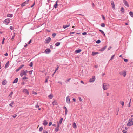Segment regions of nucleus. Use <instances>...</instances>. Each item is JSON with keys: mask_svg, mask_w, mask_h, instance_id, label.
Returning a JSON list of instances; mask_svg holds the SVG:
<instances>
[{"mask_svg": "<svg viewBox=\"0 0 133 133\" xmlns=\"http://www.w3.org/2000/svg\"><path fill=\"white\" fill-rule=\"evenodd\" d=\"M48 124V122L46 120H44L43 121L42 124L44 126L47 125Z\"/></svg>", "mask_w": 133, "mask_h": 133, "instance_id": "13", "label": "nucleus"}, {"mask_svg": "<svg viewBox=\"0 0 133 133\" xmlns=\"http://www.w3.org/2000/svg\"><path fill=\"white\" fill-rule=\"evenodd\" d=\"M57 122V127L59 128V124L58 123V121Z\"/></svg>", "mask_w": 133, "mask_h": 133, "instance_id": "50", "label": "nucleus"}, {"mask_svg": "<svg viewBox=\"0 0 133 133\" xmlns=\"http://www.w3.org/2000/svg\"><path fill=\"white\" fill-rule=\"evenodd\" d=\"M78 99H79V101H82V99L81 98V97H79L78 98Z\"/></svg>", "mask_w": 133, "mask_h": 133, "instance_id": "57", "label": "nucleus"}, {"mask_svg": "<svg viewBox=\"0 0 133 133\" xmlns=\"http://www.w3.org/2000/svg\"><path fill=\"white\" fill-rule=\"evenodd\" d=\"M56 34L54 33L52 34V36L53 37H54L56 36Z\"/></svg>", "mask_w": 133, "mask_h": 133, "instance_id": "46", "label": "nucleus"}, {"mask_svg": "<svg viewBox=\"0 0 133 133\" xmlns=\"http://www.w3.org/2000/svg\"><path fill=\"white\" fill-rule=\"evenodd\" d=\"M24 65H21L19 67L18 69L16 70V71L18 72L19 70L23 67L24 66Z\"/></svg>", "mask_w": 133, "mask_h": 133, "instance_id": "11", "label": "nucleus"}, {"mask_svg": "<svg viewBox=\"0 0 133 133\" xmlns=\"http://www.w3.org/2000/svg\"><path fill=\"white\" fill-rule=\"evenodd\" d=\"M23 92L24 94L26 95H28L29 94V92L27 89H24L23 91Z\"/></svg>", "mask_w": 133, "mask_h": 133, "instance_id": "8", "label": "nucleus"}, {"mask_svg": "<svg viewBox=\"0 0 133 133\" xmlns=\"http://www.w3.org/2000/svg\"><path fill=\"white\" fill-rule=\"evenodd\" d=\"M59 130V128H55V131L56 132H57Z\"/></svg>", "mask_w": 133, "mask_h": 133, "instance_id": "34", "label": "nucleus"}, {"mask_svg": "<svg viewBox=\"0 0 133 133\" xmlns=\"http://www.w3.org/2000/svg\"><path fill=\"white\" fill-rule=\"evenodd\" d=\"M29 66H32L33 65V63L32 62H31L30 63L29 65Z\"/></svg>", "mask_w": 133, "mask_h": 133, "instance_id": "35", "label": "nucleus"}, {"mask_svg": "<svg viewBox=\"0 0 133 133\" xmlns=\"http://www.w3.org/2000/svg\"><path fill=\"white\" fill-rule=\"evenodd\" d=\"M120 103L121 104L122 107L124 105V103L123 101H120Z\"/></svg>", "mask_w": 133, "mask_h": 133, "instance_id": "29", "label": "nucleus"}, {"mask_svg": "<svg viewBox=\"0 0 133 133\" xmlns=\"http://www.w3.org/2000/svg\"><path fill=\"white\" fill-rule=\"evenodd\" d=\"M101 16H102V18H103V19L104 20L105 19V17H104V15H101Z\"/></svg>", "mask_w": 133, "mask_h": 133, "instance_id": "52", "label": "nucleus"}, {"mask_svg": "<svg viewBox=\"0 0 133 133\" xmlns=\"http://www.w3.org/2000/svg\"><path fill=\"white\" fill-rule=\"evenodd\" d=\"M109 85L107 83H103V88L105 90L107 89L109 87Z\"/></svg>", "mask_w": 133, "mask_h": 133, "instance_id": "1", "label": "nucleus"}, {"mask_svg": "<svg viewBox=\"0 0 133 133\" xmlns=\"http://www.w3.org/2000/svg\"><path fill=\"white\" fill-rule=\"evenodd\" d=\"M29 1V0H27L26 1H25L23 3L21 4V6H24L26 4L28 3V2Z\"/></svg>", "mask_w": 133, "mask_h": 133, "instance_id": "10", "label": "nucleus"}, {"mask_svg": "<svg viewBox=\"0 0 133 133\" xmlns=\"http://www.w3.org/2000/svg\"><path fill=\"white\" fill-rule=\"evenodd\" d=\"M7 16L8 17H12L13 16V15L11 14H8Z\"/></svg>", "mask_w": 133, "mask_h": 133, "instance_id": "25", "label": "nucleus"}, {"mask_svg": "<svg viewBox=\"0 0 133 133\" xmlns=\"http://www.w3.org/2000/svg\"><path fill=\"white\" fill-rule=\"evenodd\" d=\"M48 131H43V133H48Z\"/></svg>", "mask_w": 133, "mask_h": 133, "instance_id": "43", "label": "nucleus"}, {"mask_svg": "<svg viewBox=\"0 0 133 133\" xmlns=\"http://www.w3.org/2000/svg\"><path fill=\"white\" fill-rule=\"evenodd\" d=\"M101 26L102 27H105V25L104 23H102L101 24Z\"/></svg>", "mask_w": 133, "mask_h": 133, "instance_id": "40", "label": "nucleus"}, {"mask_svg": "<svg viewBox=\"0 0 133 133\" xmlns=\"http://www.w3.org/2000/svg\"><path fill=\"white\" fill-rule=\"evenodd\" d=\"M58 68H59V66H58V67H57V68L56 69L55 71L54 72V73H55L56 72V71L58 70Z\"/></svg>", "mask_w": 133, "mask_h": 133, "instance_id": "48", "label": "nucleus"}, {"mask_svg": "<svg viewBox=\"0 0 133 133\" xmlns=\"http://www.w3.org/2000/svg\"><path fill=\"white\" fill-rule=\"evenodd\" d=\"M23 73H22V72H21V73L20 74V76H21V77H22L23 76Z\"/></svg>", "mask_w": 133, "mask_h": 133, "instance_id": "63", "label": "nucleus"}, {"mask_svg": "<svg viewBox=\"0 0 133 133\" xmlns=\"http://www.w3.org/2000/svg\"><path fill=\"white\" fill-rule=\"evenodd\" d=\"M39 107V106L38 105H36L35 106V108H38Z\"/></svg>", "mask_w": 133, "mask_h": 133, "instance_id": "58", "label": "nucleus"}, {"mask_svg": "<svg viewBox=\"0 0 133 133\" xmlns=\"http://www.w3.org/2000/svg\"><path fill=\"white\" fill-rule=\"evenodd\" d=\"M96 43L97 44H99L101 42V41L99 39L97 40L96 41Z\"/></svg>", "mask_w": 133, "mask_h": 133, "instance_id": "33", "label": "nucleus"}, {"mask_svg": "<svg viewBox=\"0 0 133 133\" xmlns=\"http://www.w3.org/2000/svg\"><path fill=\"white\" fill-rule=\"evenodd\" d=\"M98 52H92V56H94L95 55L98 54Z\"/></svg>", "mask_w": 133, "mask_h": 133, "instance_id": "20", "label": "nucleus"}, {"mask_svg": "<svg viewBox=\"0 0 133 133\" xmlns=\"http://www.w3.org/2000/svg\"><path fill=\"white\" fill-rule=\"evenodd\" d=\"M129 14L131 17H133V13L132 12L130 11L129 13Z\"/></svg>", "mask_w": 133, "mask_h": 133, "instance_id": "31", "label": "nucleus"}, {"mask_svg": "<svg viewBox=\"0 0 133 133\" xmlns=\"http://www.w3.org/2000/svg\"><path fill=\"white\" fill-rule=\"evenodd\" d=\"M71 78H69V79L67 80L65 82L66 83H67L69 81L71 80Z\"/></svg>", "mask_w": 133, "mask_h": 133, "instance_id": "51", "label": "nucleus"}, {"mask_svg": "<svg viewBox=\"0 0 133 133\" xmlns=\"http://www.w3.org/2000/svg\"><path fill=\"white\" fill-rule=\"evenodd\" d=\"M65 115H67V112H68L67 109H66V110H65Z\"/></svg>", "mask_w": 133, "mask_h": 133, "instance_id": "47", "label": "nucleus"}, {"mask_svg": "<svg viewBox=\"0 0 133 133\" xmlns=\"http://www.w3.org/2000/svg\"><path fill=\"white\" fill-rule=\"evenodd\" d=\"M73 100L74 101V102H75L76 101V99L75 98H73Z\"/></svg>", "mask_w": 133, "mask_h": 133, "instance_id": "60", "label": "nucleus"}, {"mask_svg": "<svg viewBox=\"0 0 133 133\" xmlns=\"http://www.w3.org/2000/svg\"><path fill=\"white\" fill-rule=\"evenodd\" d=\"M60 43L59 42H57L55 43V45L56 46H58L60 45Z\"/></svg>", "mask_w": 133, "mask_h": 133, "instance_id": "27", "label": "nucleus"}, {"mask_svg": "<svg viewBox=\"0 0 133 133\" xmlns=\"http://www.w3.org/2000/svg\"><path fill=\"white\" fill-rule=\"evenodd\" d=\"M123 2L124 5L127 7H129V5L128 4L127 2L126 1V0H123Z\"/></svg>", "mask_w": 133, "mask_h": 133, "instance_id": "9", "label": "nucleus"}, {"mask_svg": "<svg viewBox=\"0 0 133 133\" xmlns=\"http://www.w3.org/2000/svg\"><path fill=\"white\" fill-rule=\"evenodd\" d=\"M18 80V78H16L14 81L13 82V83H16L17 82Z\"/></svg>", "mask_w": 133, "mask_h": 133, "instance_id": "17", "label": "nucleus"}, {"mask_svg": "<svg viewBox=\"0 0 133 133\" xmlns=\"http://www.w3.org/2000/svg\"><path fill=\"white\" fill-rule=\"evenodd\" d=\"M115 55H113L111 57V59H110V60H112V59H114V57L115 56Z\"/></svg>", "mask_w": 133, "mask_h": 133, "instance_id": "41", "label": "nucleus"}, {"mask_svg": "<svg viewBox=\"0 0 133 133\" xmlns=\"http://www.w3.org/2000/svg\"><path fill=\"white\" fill-rule=\"evenodd\" d=\"M14 104V102H12L11 103H10L9 105L10 106H11L12 107H13L12 106V105Z\"/></svg>", "mask_w": 133, "mask_h": 133, "instance_id": "39", "label": "nucleus"}, {"mask_svg": "<svg viewBox=\"0 0 133 133\" xmlns=\"http://www.w3.org/2000/svg\"><path fill=\"white\" fill-rule=\"evenodd\" d=\"M53 95L51 94L50 95L48 96V97L50 99H52L53 98Z\"/></svg>", "mask_w": 133, "mask_h": 133, "instance_id": "21", "label": "nucleus"}, {"mask_svg": "<svg viewBox=\"0 0 133 133\" xmlns=\"http://www.w3.org/2000/svg\"><path fill=\"white\" fill-rule=\"evenodd\" d=\"M52 104L53 105H57V103L56 101H54L52 102Z\"/></svg>", "mask_w": 133, "mask_h": 133, "instance_id": "22", "label": "nucleus"}, {"mask_svg": "<svg viewBox=\"0 0 133 133\" xmlns=\"http://www.w3.org/2000/svg\"><path fill=\"white\" fill-rule=\"evenodd\" d=\"M73 128L74 129H76L77 128V126H76V123L75 122H74L73 123Z\"/></svg>", "mask_w": 133, "mask_h": 133, "instance_id": "24", "label": "nucleus"}, {"mask_svg": "<svg viewBox=\"0 0 133 133\" xmlns=\"http://www.w3.org/2000/svg\"><path fill=\"white\" fill-rule=\"evenodd\" d=\"M66 102L68 104H70V100L69 96H67L66 98Z\"/></svg>", "mask_w": 133, "mask_h": 133, "instance_id": "7", "label": "nucleus"}, {"mask_svg": "<svg viewBox=\"0 0 133 133\" xmlns=\"http://www.w3.org/2000/svg\"><path fill=\"white\" fill-rule=\"evenodd\" d=\"M117 111L116 112V115H118V111L119 110V109L118 108H117Z\"/></svg>", "mask_w": 133, "mask_h": 133, "instance_id": "37", "label": "nucleus"}, {"mask_svg": "<svg viewBox=\"0 0 133 133\" xmlns=\"http://www.w3.org/2000/svg\"><path fill=\"white\" fill-rule=\"evenodd\" d=\"M13 94V92L12 91L11 92L10 94L9 95V97H11L12 96V94Z\"/></svg>", "mask_w": 133, "mask_h": 133, "instance_id": "36", "label": "nucleus"}, {"mask_svg": "<svg viewBox=\"0 0 133 133\" xmlns=\"http://www.w3.org/2000/svg\"><path fill=\"white\" fill-rule=\"evenodd\" d=\"M15 36V35H14L13 36H12V38H11V39L12 40H13L14 39V37Z\"/></svg>", "mask_w": 133, "mask_h": 133, "instance_id": "56", "label": "nucleus"}, {"mask_svg": "<svg viewBox=\"0 0 133 133\" xmlns=\"http://www.w3.org/2000/svg\"><path fill=\"white\" fill-rule=\"evenodd\" d=\"M119 74L125 77L126 75V71L125 70H122L119 72Z\"/></svg>", "mask_w": 133, "mask_h": 133, "instance_id": "3", "label": "nucleus"}, {"mask_svg": "<svg viewBox=\"0 0 133 133\" xmlns=\"http://www.w3.org/2000/svg\"><path fill=\"white\" fill-rule=\"evenodd\" d=\"M21 72L23 73V75H26V72H25L24 70H23L21 71Z\"/></svg>", "mask_w": 133, "mask_h": 133, "instance_id": "19", "label": "nucleus"}, {"mask_svg": "<svg viewBox=\"0 0 133 133\" xmlns=\"http://www.w3.org/2000/svg\"><path fill=\"white\" fill-rule=\"evenodd\" d=\"M9 66V61H8L6 64L5 67V68H6Z\"/></svg>", "mask_w": 133, "mask_h": 133, "instance_id": "16", "label": "nucleus"}, {"mask_svg": "<svg viewBox=\"0 0 133 133\" xmlns=\"http://www.w3.org/2000/svg\"><path fill=\"white\" fill-rule=\"evenodd\" d=\"M122 132L123 133H126L127 131V130H124Z\"/></svg>", "mask_w": 133, "mask_h": 133, "instance_id": "49", "label": "nucleus"}, {"mask_svg": "<svg viewBox=\"0 0 133 133\" xmlns=\"http://www.w3.org/2000/svg\"><path fill=\"white\" fill-rule=\"evenodd\" d=\"M7 83V81L6 80H3L2 82V84L3 85H5Z\"/></svg>", "mask_w": 133, "mask_h": 133, "instance_id": "15", "label": "nucleus"}, {"mask_svg": "<svg viewBox=\"0 0 133 133\" xmlns=\"http://www.w3.org/2000/svg\"><path fill=\"white\" fill-rule=\"evenodd\" d=\"M31 39L30 40L29 42H28V44H29L31 42Z\"/></svg>", "mask_w": 133, "mask_h": 133, "instance_id": "62", "label": "nucleus"}, {"mask_svg": "<svg viewBox=\"0 0 133 133\" xmlns=\"http://www.w3.org/2000/svg\"><path fill=\"white\" fill-rule=\"evenodd\" d=\"M81 51V50L80 49H79L75 51V52L76 53H78L80 52Z\"/></svg>", "mask_w": 133, "mask_h": 133, "instance_id": "18", "label": "nucleus"}, {"mask_svg": "<svg viewBox=\"0 0 133 133\" xmlns=\"http://www.w3.org/2000/svg\"><path fill=\"white\" fill-rule=\"evenodd\" d=\"M51 50L49 48H47L45 50L44 52L46 54H49L51 52Z\"/></svg>", "mask_w": 133, "mask_h": 133, "instance_id": "6", "label": "nucleus"}, {"mask_svg": "<svg viewBox=\"0 0 133 133\" xmlns=\"http://www.w3.org/2000/svg\"><path fill=\"white\" fill-rule=\"evenodd\" d=\"M10 22V20L9 19H7L4 20V22L5 24H8Z\"/></svg>", "mask_w": 133, "mask_h": 133, "instance_id": "12", "label": "nucleus"}, {"mask_svg": "<svg viewBox=\"0 0 133 133\" xmlns=\"http://www.w3.org/2000/svg\"><path fill=\"white\" fill-rule=\"evenodd\" d=\"M111 4L112 8L114 9H115V6L114 3L113 2H111Z\"/></svg>", "mask_w": 133, "mask_h": 133, "instance_id": "28", "label": "nucleus"}, {"mask_svg": "<svg viewBox=\"0 0 133 133\" xmlns=\"http://www.w3.org/2000/svg\"><path fill=\"white\" fill-rule=\"evenodd\" d=\"M63 118H61L60 119L59 121V124H61L62 123V121L63 120Z\"/></svg>", "mask_w": 133, "mask_h": 133, "instance_id": "30", "label": "nucleus"}, {"mask_svg": "<svg viewBox=\"0 0 133 133\" xmlns=\"http://www.w3.org/2000/svg\"><path fill=\"white\" fill-rule=\"evenodd\" d=\"M51 40V39L50 37H48V38H47L45 40V42L47 43H48L50 42Z\"/></svg>", "mask_w": 133, "mask_h": 133, "instance_id": "5", "label": "nucleus"}, {"mask_svg": "<svg viewBox=\"0 0 133 133\" xmlns=\"http://www.w3.org/2000/svg\"><path fill=\"white\" fill-rule=\"evenodd\" d=\"M10 29L11 30H12L14 29L13 28L12 26H10Z\"/></svg>", "mask_w": 133, "mask_h": 133, "instance_id": "45", "label": "nucleus"}, {"mask_svg": "<svg viewBox=\"0 0 133 133\" xmlns=\"http://www.w3.org/2000/svg\"><path fill=\"white\" fill-rule=\"evenodd\" d=\"M33 71V70H32L31 71H29V74L30 75L31 74L32 71Z\"/></svg>", "mask_w": 133, "mask_h": 133, "instance_id": "44", "label": "nucleus"}, {"mask_svg": "<svg viewBox=\"0 0 133 133\" xmlns=\"http://www.w3.org/2000/svg\"><path fill=\"white\" fill-rule=\"evenodd\" d=\"M87 33L86 32H84L82 33V35H85Z\"/></svg>", "mask_w": 133, "mask_h": 133, "instance_id": "59", "label": "nucleus"}, {"mask_svg": "<svg viewBox=\"0 0 133 133\" xmlns=\"http://www.w3.org/2000/svg\"><path fill=\"white\" fill-rule=\"evenodd\" d=\"M99 31L102 33V34H104V36H105V34L104 33V31H103L102 30H99Z\"/></svg>", "mask_w": 133, "mask_h": 133, "instance_id": "32", "label": "nucleus"}, {"mask_svg": "<svg viewBox=\"0 0 133 133\" xmlns=\"http://www.w3.org/2000/svg\"><path fill=\"white\" fill-rule=\"evenodd\" d=\"M124 61L125 62H127L128 61V60L126 59H124Z\"/></svg>", "mask_w": 133, "mask_h": 133, "instance_id": "55", "label": "nucleus"}, {"mask_svg": "<svg viewBox=\"0 0 133 133\" xmlns=\"http://www.w3.org/2000/svg\"><path fill=\"white\" fill-rule=\"evenodd\" d=\"M43 129V128L42 127H40L39 130L40 131H41Z\"/></svg>", "mask_w": 133, "mask_h": 133, "instance_id": "38", "label": "nucleus"}, {"mask_svg": "<svg viewBox=\"0 0 133 133\" xmlns=\"http://www.w3.org/2000/svg\"><path fill=\"white\" fill-rule=\"evenodd\" d=\"M111 46H110L109 48H108V50H110L111 49Z\"/></svg>", "mask_w": 133, "mask_h": 133, "instance_id": "61", "label": "nucleus"}, {"mask_svg": "<svg viewBox=\"0 0 133 133\" xmlns=\"http://www.w3.org/2000/svg\"><path fill=\"white\" fill-rule=\"evenodd\" d=\"M57 2L58 1H56L55 2V4L54 5V7L55 8H57Z\"/></svg>", "mask_w": 133, "mask_h": 133, "instance_id": "26", "label": "nucleus"}, {"mask_svg": "<svg viewBox=\"0 0 133 133\" xmlns=\"http://www.w3.org/2000/svg\"><path fill=\"white\" fill-rule=\"evenodd\" d=\"M52 123L51 122H50L49 124V126H50L52 125Z\"/></svg>", "mask_w": 133, "mask_h": 133, "instance_id": "54", "label": "nucleus"}, {"mask_svg": "<svg viewBox=\"0 0 133 133\" xmlns=\"http://www.w3.org/2000/svg\"><path fill=\"white\" fill-rule=\"evenodd\" d=\"M95 80V76H93L92 77L90 78L89 82L90 83H92L94 82Z\"/></svg>", "mask_w": 133, "mask_h": 133, "instance_id": "4", "label": "nucleus"}, {"mask_svg": "<svg viewBox=\"0 0 133 133\" xmlns=\"http://www.w3.org/2000/svg\"><path fill=\"white\" fill-rule=\"evenodd\" d=\"M121 11L122 12H123L124 11V8L123 7H122L121 9Z\"/></svg>", "mask_w": 133, "mask_h": 133, "instance_id": "42", "label": "nucleus"}, {"mask_svg": "<svg viewBox=\"0 0 133 133\" xmlns=\"http://www.w3.org/2000/svg\"><path fill=\"white\" fill-rule=\"evenodd\" d=\"M28 78L25 77H24L22 78L23 79H27Z\"/></svg>", "mask_w": 133, "mask_h": 133, "instance_id": "53", "label": "nucleus"}, {"mask_svg": "<svg viewBox=\"0 0 133 133\" xmlns=\"http://www.w3.org/2000/svg\"><path fill=\"white\" fill-rule=\"evenodd\" d=\"M69 26H70V25L69 24V25H63V28L64 29H65L66 28L69 27Z\"/></svg>", "mask_w": 133, "mask_h": 133, "instance_id": "23", "label": "nucleus"}, {"mask_svg": "<svg viewBox=\"0 0 133 133\" xmlns=\"http://www.w3.org/2000/svg\"><path fill=\"white\" fill-rule=\"evenodd\" d=\"M133 125V119L130 118L128 121L127 123V125L129 126H130Z\"/></svg>", "mask_w": 133, "mask_h": 133, "instance_id": "2", "label": "nucleus"}, {"mask_svg": "<svg viewBox=\"0 0 133 133\" xmlns=\"http://www.w3.org/2000/svg\"><path fill=\"white\" fill-rule=\"evenodd\" d=\"M107 47V46H104V47L102 48L101 49L99 50V51H104L106 49Z\"/></svg>", "mask_w": 133, "mask_h": 133, "instance_id": "14", "label": "nucleus"}, {"mask_svg": "<svg viewBox=\"0 0 133 133\" xmlns=\"http://www.w3.org/2000/svg\"><path fill=\"white\" fill-rule=\"evenodd\" d=\"M63 109H64L65 110L66 109H67L66 108V107L65 106L63 107Z\"/></svg>", "mask_w": 133, "mask_h": 133, "instance_id": "64", "label": "nucleus"}]
</instances>
